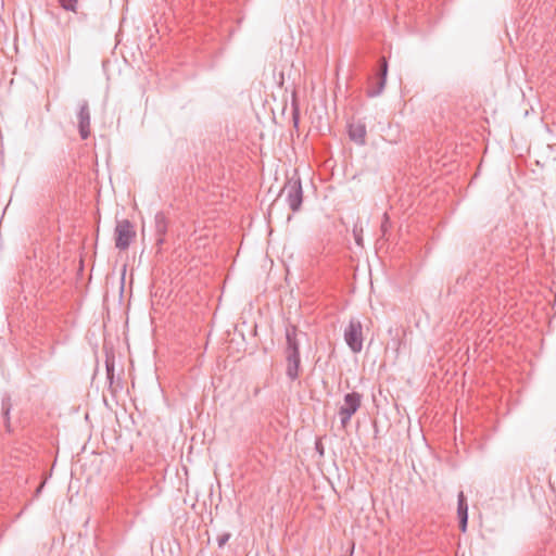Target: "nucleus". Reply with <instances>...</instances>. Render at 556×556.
<instances>
[{
    "instance_id": "nucleus-1",
    "label": "nucleus",
    "mask_w": 556,
    "mask_h": 556,
    "mask_svg": "<svg viewBox=\"0 0 556 556\" xmlns=\"http://www.w3.org/2000/svg\"><path fill=\"white\" fill-rule=\"evenodd\" d=\"M287 339V376L291 380H295L299 377L300 369V352L299 342L296 340V328L290 326L286 329Z\"/></svg>"
},
{
    "instance_id": "nucleus-2",
    "label": "nucleus",
    "mask_w": 556,
    "mask_h": 556,
    "mask_svg": "<svg viewBox=\"0 0 556 556\" xmlns=\"http://www.w3.org/2000/svg\"><path fill=\"white\" fill-rule=\"evenodd\" d=\"M281 194H286L287 202L292 212H298L303 202V190L300 179L291 178L285 184Z\"/></svg>"
},
{
    "instance_id": "nucleus-3",
    "label": "nucleus",
    "mask_w": 556,
    "mask_h": 556,
    "mask_svg": "<svg viewBox=\"0 0 556 556\" xmlns=\"http://www.w3.org/2000/svg\"><path fill=\"white\" fill-rule=\"evenodd\" d=\"M362 404V395L357 392L345 394L344 402L339 408V417L343 428H345L352 416L358 410Z\"/></svg>"
},
{
    "instance_id": "nucleus-4",
    "label": "nucleus",
    "mask_w": 556,
    "mask_h": 556,
    "mask_svg": "<svg viewBox=\"0 0 556 556\" xmlns=\"http://www.w3.org/2000/svg\"><path fill=\"white\" fill-rule=\"evenodd\" d=\"M344 340L354 353H359L363 349V326L358 319H351L344 330Z\"/></svg>"
},
{
    "instance_id": "nucleus-5",
    "label": "nucleus",
    "mask_w": 556,
    "mask_h": 556,
    "mask_svg": "<svg viewBox=\"0 0 556 556\" xmlns=\"http://www.w3.org/2000/svg\"><path fill=\"white\" fill-rule=\"evenodd\" d=\"M136 237L132 224L128 219H122L115 227V247L121 250H127L130 242Z\"/></svg>"
},
{
    "instance_id": "nucleus-6",
    "label": "nucleus",
    "mask_w": 556,
    "mask_h": 556,
    "mask_svg": "<svg viewBox=\"0 0 556 556\" xmlns=\"http://www.w3.org/2000/svg\"><path fill=\"white\" fill-rule=\"evenodd\" d=\"M387 73H388V62L386 58L380 60V70L379 73L372 78L370 81V86L368 88V96L377 97L384 89L387 81Z\"/></svg>"
},
{
    "instance_id": "nucleus-7",
    "label": "nucleus",
    "mask_w": 556,
    "mask_h": 556,
    "mask_svg": "<svg viewBox=\"0 0 556 556\" xmlns=\"http://www.w3.org/2000/svg\"><path fill=\"white\" fill-rule=\"evenodd\" d=\"M168 229V219L163 212H159L154 216L155 244L161 249L165 243V237Z\"/></svg>"
},
{
    "instance_id": "nucleus-8",
    "label": "nucleus",
    "mask_w": 556,
    "mask_h": 556,
    "mask_svg": "<svg viewBox=\"0 0 556 556\" xmlns=\"http://www.w3.org/2000/svg\"><path fill=\"white\" fill-rule=\"evenodd\" d=\"M77 118L80 137L85 140L90 135V111L86 101L81 103Z\"/></svg>"
},
{
    "instance_id": "nucleus-9",
    "label": "nucleus",
    "mask_w": 556,
    "mask_h": 556,
    "mask_svg": "<svg viewBox=\"0 0 556 556\" xmlns=\"http://www.w3.org/2000/svg\"><path fill=\"white\" fill-rule=\"evenodd\" d=\"M457 515L459 518V529L462 532H466L468 521V505L464 492H459L458 494Z\"/></svg>"
},
{
    "instance_id": "nucleus-10",
    "label": "nucleus",
    "mask_w": 556,
    "mask_h": 556,
    "mask_svg": "<svg viewBox=\"0 0 556 556\" xmlns=\"http://www.w3.org/2000/svg\"><path fill=\"white\" fill-rule=\"evenodd\" d=\"M349 135L353 141L363 144L366 138L365 125L359 122L350 124Z\"/></svg>"
},
{
    "instance_id": "nucleus-11",
    "label": "nucleus",
    "mask_w": 556,
    "mask_h": 556,
    "mask_svg": "<svg viewBox=\"0 0 556 556\" xmlns=\"http://www.w3.org/2000/svg\"><path fill=\"white\" fill-rule=\"evenodd\" d=\"M105 367H106V376L110 382H113L114 378V357H106L105 359Z\"/></svg>"
},
{
    "instance_id": "nucleus-12",
    "label": "nucleus",
    "mask_w": 556,
    "mask_h": 556,
    "mask_svg": "<svg viewBox=\"0 0 556 556\" xmlns=\"http://www.w3.org/2000/svg\"><path fill=\"white\" fill-rule=\"evenodd\" d=\"M59 2L60 5L66 11L76 12L77 10V0H59Z\"/></svg>"
},
{
    "instance_id": "nucleus-13",
    "label": "nucleus",
    "mask_w": 556,
    "mask_h": 556,
    "mask_svg": "<svg viewBox=\"0 0 556 556\" xmlns=\"http://www.w3.org/2000/svg\"><path fill=\"white\" fill-rule=\"evenodd\" d=\"M229 539H230V533H224L223 535L218 536V539H217L218 546L223 547L228 542Z\"/></svg>"
},
{
    "instance_id": "nucleus-14",
    "label": "nucleus",
    "mask_w": 556,
    "mask_h": 556,
    "mask_svg": "<svg viewBox=\"0 0 556 556\" xmlns=\"http://www.w3.org/2000/svg\"><path fill=\"white\" fill-rule=\"evenodd\" d=\"M4 414H5V416L9 415V408L5 409Z\"/></svg>"
}]
</instances>
